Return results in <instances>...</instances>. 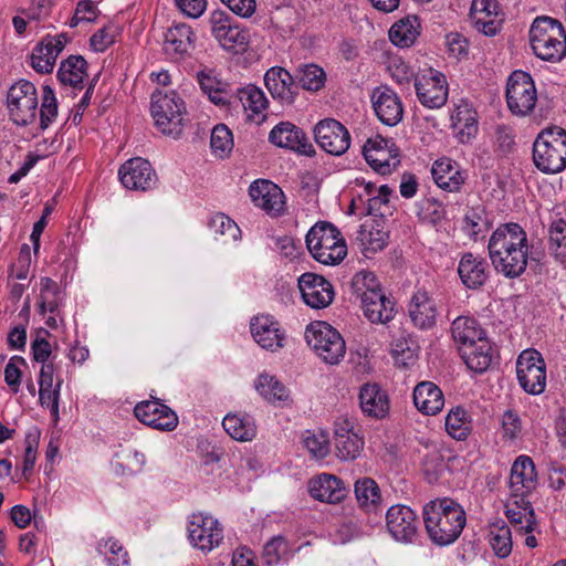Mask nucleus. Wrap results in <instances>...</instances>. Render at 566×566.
I'll list each match as a JSON object with an SVG mask.
<instances>
[{
	"label": "nucleus",
	"instance_id": "1",
	"mask_svg": "<svg viewBox=\"0 0 566 566\" xmlns=\"http://www.w3.org/2000/svg\"><path fill=\"white\" fill-rule=\"evenodd\" d=\"M526 231L516 222L500 224L488 242L489 258L494 270L507 279L520 277L531 255Z\"/></svg>",
	"mask_w": 566,
	"mask_h": 566
},
{
	"label": "nucleus",
	"instance_id": "2",
	"mask_svg": "<svg viewBox=\"0 0 566 566\" xmlns=\"http://www.w3.org/2000/svg\"><path fill=\"white\" fill-rule=\"evenodd\" d=\"M426 532L437 546L453 544L467 524L464 509L451 497L430 501L422 510Z\"/></svg>",
	"mask_w": 566,
	"mask_h": 566
},
{
	"label": "nucleus",
	"instance_id": "3",
	"mask_svg": "<svg viewBox=\"0 0 566 566\" xmlns=\"http://www.w3.org/2000/svg\"><path fill=\"white\" fill-rule=\"evenodd\" d=\"M532 157L534 166L543 174L563 171L566 168V130L558 126L544 128L533 143Z\"/></svg>",
	"mask_w": 566,
	"mask_h": 566
},
{
	"label": "nucleus",
	"instance_id": "4",
	"mask_svg": "<svg viewBox=\"0 0 566 566\" xmlns=\"http://www.w3.org/2000/svg\"><path fill=\"white\" fill-rule=\"evenodd\" d=\"M312 256L325 265H336L347 255V245L339 230L328 222H318L306 234Z\"/></svg>",
	"mask_w": 566,
	"mask_h": 566
},
{
	"label": "nucleus",
	"instance_id": "5",
	"mask_svg": "<svg viewBox=\"0 0 566 566\" xmlns=\"http://www.w3.org/2000/svg\"><path fill=\"white\" fill-rule=\"evenodd\" d=\"M186 105L176 91L156 90L150 98V113L155 126L167 136L177 138L184 128Z\"/></svg>",
	"mask_w": 566,
	"mask_h": 566
},
{
	"label": "nucleus",
	"instance_id": "6",
	"mask_svg": "<svg viewBox=\"0 0 566 566\" xmlns=\"http://www.w3.org/2000/svg\"><path fill=\"white\" fill-rule=\"evenodd\" d=\"M305 339L327 364H338L345 356V340L339 332L326 322L317 321L307 325Z\"/></svg>",
	"mask_w": 566,
	"mask_h": 566
},
{
	"label": "nucleus",
	"instance_id": "7",
	"mask_svg": "<svg viewBox=\"0 0 566 566\" xmlns=\"http://www.w3.org/2000/svg\"><path fill=\"white\" fill-rule=\"evenodd\" d=\"M505 98L513 115H530L537 102V91L531 74L522 70L513 71L506 82Z\"/></svg>",
	"mask_w": 566,
	"mask_h": 566
},
{
	"label": "nucleus",
	"instance_id": "8",
	"mask_svg": "<svg viewBox=\"0 0 566 566\" xmlns=\"http://www.w3.org/2000/svg\"><path fill=\"white\" fill-rule=\"evenodd\" d=\"M38 93L33 83L20 80L7 93L10 119L18 126H28L36 118Z\"/></svg>",
	"mask_w": 566,
	"mask_h": 566
},
{
	"label": "nucleus",
	"instance_id": "9",
	"mask_svg": "<svg viewBox=\"0 0 566 566\" xmlns=\"http://www.w3.org/2000/svg\"><path fill=\"white\" fill-rule=\"evenodd\" d=\"M516 374L521 387L531 395H539L546 387V364L539 352L526 349L516 361Z\"/></svg>",
	"mask_w": 566,
	"mask_h": 566
},
{
	"label": "nucleus",
	"instance_id": "10",
	"mask_svg": "<svg viewBox=\"0 0 566 566\" xmlns=\"http://www.w3.org/2000/svg\"><path fill=\"white\" fill-rule=\"evenodd\" d=\"M415 88L419 102L428 108H440L448 99L446 75L431 67L415 76Z\"/></svg>",
	"mask_w": 566,
	"mask_h": 566
},
{
	"label": "nucleus",
	"instance_id": "11",
	"mask_svg": "<svg viewBox=\"0 0 566 566\" xmlns=\"http://www.w3.org/2000/svg\"><path fill=\"white\" fill-rule=\"evenodd\" d=\"M190 543L202 552H210L223 541V528L211 515L193 513L188 523Z\"/></svg>",
	"mask_w": 566,
	"mask_h": 566
},
{
	"label": "nucleus",
	"instance_id": "12",
	"mask_svg": "<svg viewBox=\"0 0 566 566\" xmlns=\"http://www.w3.org/2000/svg\"><path fill=\"white\" fill-rule=\"evenodd\" d=\"M314 138L316 144L332 156H342L350 146V134L348 129L334 118H325L314 126Z\"/></svg>",
	"mask_w": 566,
	"mask_h": 566
},
{
	"label": "nucleus",
	"instance_id": "13",
	"mask_svg": "<svg viewBox=\"0 0 566 566\" xmlns=\"http://www.w3.org/2000/svg\"><path fill=\"white\" fill-rule=\"evenodd\" d=\"M118 177L122 185L129 190L147 191L157 184V175L151 164L140 157L126 160L118 169Z\"/></svg>",
	"mask_w": 566,
	"mask_h": 566
},
{
	"label": "nucleus",
	"instance_id": "14",
	"mask_svg": "<svg viewBox=\"0 0 566 566\" xmlns=\"http://www.w3.org/2000/svg\"><path fill=\"white\" fill-rule=\"evenodd\" d=\"M297 285L303 301L312 308H325L334 300L332 283L319 274L305 272L298 277Z\"/></svg>",
	"mask_w": 566,
	"mask_h": 566
},
{
	"label": "nucleus",
	"instance_id": "15",
	"mask_svg": "<svg viewBox=\"0 0 566 566\" xmlns=\"http://www.w3.org/2000/svg\"><path fill=\"white\" fill-rule=\"evenodd\" d=\"M269 142L276 147L290 149L301 155H315V149L305 132L291 122H280L275 125L269 134Z\"/></svg>",
	"mask_w": 566,
	"mask_h": 566
},
{
	"label": "nucleus",
	"instance_id": "16",
	"mask_svg": "<svg viewBox=\"0 0 566 566\" xmlns=\"http://www.w3.org/2000/svg\"><path fill=\"white\" fill-rule=\"evenodd\" d=\"M386 526L396 541L411 543L417 536L419 521L409 506L397 504L387 510Z\"/></svg>",
	"mask_w": 566,
	"mask_h": 566
},
{
	"label": "nucleus",
	"instance_id": "17",
	"mask_svg": "<svg viewBox=\"0 0 566 566\" xmlns=\"http://www.w3.org/2000/svg\"><path fill=\"white\" fill-rule=\"evenodd\" d=\"M135 417L143 423L158 430L171 431L178 426L175 411L159 399L138 402L134 408Z\"/></svg>",
	"mask_w": 566,
	"mask_h": 566
},
{
	"label": "nucleus",
	"instance_id": "18",
	"mask_svg": "<svg viewBox=\"0 0 566 566\" xmlns=\"http://www.w3.org/2000/svg\"><path fill=\"white\" fill-rule=\"evenodd\" d=\"M388 220L382 213L366 220L359 227L356 234V242L366 256H368V253H377L384 250L388 244Z\"/></svg>",
	"mask_w": 566,
	"mask_h": 566
},
{
	"label": "nucleus",
	"instance_id": "19",
	"mask_svg": "<svg viewBox=\"0 0 566 566\" xmlns=\"http://www.w3.org/2000/svg\"><path fill=\"white\" fill-rule=\"evenodd\" d=\"M264 84L274 99L282 105H292L298 95V84L289 71L281 66L269 69L264 75Z\"/></svg>",
	"mask_w": 566,
	"mask_h": 566
},
{
	"label": "nucleus",
	"instance_id": "20",
	"mask_svg": "<svg viewBox=\"0 0 566 566\" xmlns=\"http://www.w3.org/2000/svg\"><path fill=\"white\" fill-rule=\"evenodd\" d=\"M371 102L375 113L382 124L395 126L402 119V103L390 87H376L371 94Z\"/></svg>",
	"mask_w": 566,
	"mask_h": 566
},
{
	"label": "nucleus",
	"instance_id": "21",
	"mask_svg": "<svg viewBox=\"0 0 566 566\" xmlns=\"http://www.w3.org/2000/svg\"><path fill=\"white\" fill-rule=\"evenodd\" d=\"M67 40L69 38H43L39 41L30 55L31 67L39 74L52 73Z\"/></svg>",
	"mask_w": 566,
	"mask_h": 566
},
{
	"label": "nucleus",
	"instance_id": "22",
	"mask_svg": "<svg viewBox=\"0 0 566 566\" xmlns=\"http://www.w3.org/2000/svg\"><path fill=\"white\" fill-rule=\"evenodd\" d=\"M249 195L254 205L270 214L279 216L284 210V193L282 189L265 179L253 181Z\"/></svg>",
	"mask_w": 566,
	"mask_h": 566
},
{
	"label": "nucleus",
	"instance_id": "23",
	"mask_svg": "<svg viewBox=\"0 0 566 566\" xmlns=\"http://www.w3.org/2000/svg\"><path fill=\"white\" fill-rule=\"evenodd\" d=\"M458 274L467 289L479 290L489 279V264L483 256L465 252L459 261Z\"/></svg>",
	"mask_w": 566,
	"mask_h": 566
},
{
	"label": "nucleus",
	"instance_id": "24",
	"mask_svg": "<svg viewBox=\"0 0 566 566\" xmlns=\"http://www.w3.org/2000/svg\"><path fill=\"white\" fill-rule=\"evenodd\" d=\"M537 484V473L533 460L527 455H520L511 468V495L531 494Z\"/></svg>",
	"mask_w": 566,
	"mask_h": 566
},
{
	"label": "nucleus",
	"instance_id": "25",
	"mask_svg": "<svg viewBox=\"0 0 566 566\" xmlns=\"http://www.w3.org/2000/svg\"><path fill=\"white\" fill-rule=\"evenodd\" d=\"M251 334L254 340L263 348L276 350L283 347L284 334L279 322L270 316H258L251 321Z\"/></svg>",
	"mask_w": 566,
	"mask_h": 566
},
{
	"label": "nucleus",
	"instance_id": "26",
	"mask_svg": "<svg viewBox=\"0 0 566 566\" xmlns=\"http://www.w3.org/2000/svg\"><path fill=\"white\" fill-rule=\"evenodd\" d=\"M459 352L467 367L476 374L486 371L494 357L486 335L469 345L460 346Z\"/></svg>",
	"mask_w": 566,
	"mask_h": 566
},
{
	"label": "nucleus",
	"instance_id": "27",
	"mask_svg": "<svg viewBox=\"0 0 566 566\" xmlns=\"http://www.w3.org/2000/svg\"><path fill=\"white\" fill-rule=\"evenodd\" d=\"M359 405L366 416L375 419L386 417L389 411L388 395L376 382H367L360 387Z\"/></svg>",
	"mask_w": 566,
	"mask_h": 566
},
{
	"label": "nucleus",
	"instance_id": "28",
	"mask_svg": "<svg viewBox=\"0 0 566 566\" xmlns=\"http://www.w3.org/2000/svg\"><path fill=\"white\" fill-rule=\"evenodd\" d=\"M409 316L412 324L419 329H430L436 325V303L426 291L419 290L412 295Z\"/></svg>",
	"mask_w": 566,
	"mask_h": 566
},
{
	"label": "nucleus",
	"instance_id": "29",
	"mask_svg": "<svg viewBox=\"0 0 566 566\" xmlns=\"http://www.w3.org/2000/svg\"><path fill=\"white\" fill-rule=\"evenodd\" d=\"M361 303L365 317L373 324H386L395 316V301L387 296L381 289L376 293H371Z\"/></svg>",
	"mask_w": 566,
	"mask_h": 566
},
{
	"label": "nucleus",
	"instance_id": "30",
	"mask_svg": "<svg viewBox=\"0 0 566 566\" xmlns=\"http://www.w3.org/2000/svg\"><path fill=\"white\" fill-rule=\"evenodd\" d=\"M310 494L321 502L335 504L346 496V489L337 476L322 474L310 481Z\"/></svg>",
	"mask_w": 566,
	"mask_h": 566
},
{
	"label": "nucleus",
	"instance_id": "31",
	"mask_svg": "<svg viewBox=\"0 0 566 566\" xmlns=\"http://www.w3.org/2000/svg\"><path fill=\"white\" fill-rule=\"evenodd\" d=\"M413 403L424 415H436L444 406L442 390L431 381H422L413 389Z\"/></svg>",
	"mask_w": 566,
	"mask_h": 566
},
{
	"label": "nucleus",
	"instance_id": "32",
	"mask_svg": "<svg viewBox=\"0 0 566 566\" xmlns=\"http://www.w3.org/2000/svg\"><path fill=\"white\" fill-rule=\"evenodd\" d=\"M451 122L461 143L469 142L478 133L476 112L465 102L455 106Z\"/></svg>",
	"mask_w": 566,
	"mask_h": 566
},
{
	"label": "nucleus",
	"instance_id": "33",
	"mask_svg": "<svg viewBox=\"0 0 566 566\" xmlns=\"http://www.w3.org/2000/svg\"><path fill=\"white\" fill-rule=\"evenodd\" d=\"M238 97L250 120L260 124L265 119L263 112L268 107V99L259 87L249 85L240 88L238 90Z\"/></svg>",
	"mask_w": 566,
	"mask_h": 566
},
{
	"label": "nucleus",
	"instance_id": "34",
	"mask_svg": "<svg viewBox=\"0 0 566 566\" xmlns=\"http://www.w3.org/2000/svg\"><path fill=\"white\" fill-rule=\"evenodd\" d=\"M371 143H365L363 155L368 165L380 175H389L399 164V148L370 150Z\"/></svg>",
	"mask_w": 566,
	"mask_h": 566
},
{
	"label": "nucleus",
	"instance_id": "35",
	"mask_svg": "<svg viewBox=\"0 0 566 566\" xmlns=\"http://www.w3.org/2000/svg\"><path fill=\"white\" fill-rule=\"evenodd\" d=\"M431 174L437 186L450 192L458 191L464 182L461 171L450 159L437 160L432 166Z\"/></svg>",
	"mask_w": 566,
	"mask_h": 566
},
{
	"label": "nucleus",
	"instance_id": "36",
	"mask_svg": "<svg viewBox=\"0 0 566 566\" xmlns=\"http://www.w3.org/2000/svg\"><path fill=\"white\" fill-rule=\"evenodd\" d=\"M87 76V62L81 55H70L62 61L57 71V78L64 85L82 88L83 80Z\"/></svg>",
	"mask_w": 566,
	"mask_h": 566
},
{
	"label": "nucleus",
	"instance_id": "37",
	"mask_svg": "<svg viewBox=\"0 0 566 566\" xmlns=\"http://www.w3.org/2000/svg\"><path fill=\"white\" fill-rule=\"evenodd\" d=\"M222 427L237 441H251L256 434L254 419L247 413H228L223 418Z\"/></svg>",
	"mask_w": 566,
	"mask_h": 566
},
{
	"label": "nucleus",
	"instance_id": "38",
	"mask_svg": "<svg viewBox=\"0 0 566 566\" xmlns=\"http://www.w3.org/2000/svg\"><path fill=\"white\" fill-rule=\"evenodd\" d=\"M497 2L495 0H473L471 4V15L475 20L478 29L484 35H494L500 31L499 24L491 15L496 14Z\"/></svg>",
	"mask_w": 566,
	"mask_h": 566
},
{
	"label": "nucleus",
	"instance_id": "39",
	"mask_svg": "<svg viewBox=\"0 0 566 566\" xmlns=\"http://www.w3.org/2000/svg\"><path fill=\"white\" fill-rule=\"evenodd\" d=\"M451 334L460 346L469 345L486 335L480 323L471 316H459L451 325Z\"/></svg>",
	"mask_w": 566,
	"mask_h": 566
},
{
	"label": "nucleus",
	"instance_id": "40",
	"mask_svg": "<svg viewBox=\"0 0 566 566\" xmlns=\"http://www.w3.org/2000/svg\"><path fill=\"white\" fill-rule=\"evenodd\" d=\"M534 54L543 61L558 62L566 55V38H530Z\"/></svg>",
	"mask_w": 566,
	"mask_h": 566
},
{
	"label": "nucleus",
	"instance_id": "41",
	"mask_svg": "<svg viewBox=\"0 0 566 566\" xmlns=\"http://www.w3.org/2000/svg\"><path fill=\"white\" fill-rule=\"evenodd\" d=\"M259 394L269 402H292L289 389L274 376L261 374L255 384Z\"/></svg>",
	"mask_w": 566,
	"mask_h": 566
},
{
	"label": "nucleus",
	"instance_id": "42",
	"mask_svg": "<svg viewBox=\"0 0 566 566\" xmlns=\"http://www.w3.org/2000/svg\"><path fill=\"white\" fill-rule=\"evenodd\" d=\"M355 495L358 504L366 511H377L381 503V492L371 478H361L355 482Z\"/></svg>",
	"mask_w": 566,
	"mask_h": 566
},
{
	"label": "nucleus",
	"instance_id": "43",
	"mask_svg": "<svg viewBox=\"0 0 566 566\" xmlns=\"http://www.w3.org/2000/svg\"><path fill=\"white\" fill-rule=\"evenodd\" d=\"M489 543L499 558L507 557L512 552L511 528L502 520L491 524Z\"/></svg>",
	"mask_w": 566,
	"mask_h": 566
},
{
	"label": "nucleus",
	"instance_id": "44",
	"mask_svg": "<svg viewBox=\"0 0 566 566\" xmlns=\"http://www.w3.org/2000/svg\"><path fill=\"white\" fill-rule=\"evenodd\" d=\"M296 83L298 88L317 92L324 87L326 82L325 71L316 64H306L297 70Z\"/></svg>",
	"mask_w": 566,
	"mask_h": 566
},
{
	"label": "nucleus",
	"instance_id": "45",
	"mask_svg": "<svg viewBox=\"0 0 566 566\" xmlns=\"http://www.w3.org/2000/svg\"><path fill=\"white\" fill-rule=\"evenodd\" d=\"M208 227L214 239L221 238L224 241H235L241 235L238 224L224 213H217L208 221Z\"/></svg>",
	"mask_w": 566,
	"mask_h": 566
},
{
	"label": "nucleus",
	"instance_id": "46",
	"mask_svg": "<svg viewBox=\"0 0 566 566\" xmlns=\"http://www.w3.org/2000/svg\"><path fill=\"white\" fill-rule=\"evenodd\" d=\"M548 249L555 259L566 265V221H554L548 230Z\"/></svg>",
	"mask_w": 566,
	"mask_h": 566
},
{
	"label": "nucleus",
	"instance_id": "47",
	"mask_svg": "<svg viewBox=\"0 0 566 566\" xmlns=\"http://www.w3.org/2000/svg\"><path fill=\"white\" fill-rule=\"evenodd\" d=\"M381 290V285L377 280V276L369 271L357 272L350 281V292L357 298L363 302L366 297H369L371 293H376Z\"/></svg>",
	"mask_w": 566,
	"mask_h": 566
},
{
	"label": "nucleus",
	"instance_id": "48",
	"mask_svg": "<svg viewBox=\"0 0 566 566\" xmlns=\"http://www.w3.org/2000/svg\"><path fill=\"white\" fill-rule=\"evenodd\" d=\"M446 430L455 440H465L471 432L468 412L461 407L451 410L446 418Z\"/></svg>",
	"mask_w": 566,
	"mask_h": 566
},
{
	"label": "nucleus",
	"instance_id": "49",
	"mask_svg": "<svg viewBox=\"0 0 566 566\" xmlns=\"http://www.w3.org/2000/svg\"><path fill=\"white\" fill-rule=\"evenodd\" d=\"M422 32H439L434 24L422 23L417 15H407L396 23L388 31V35H420Z\"/></svg>",
	"mask_w": 566,
	"mask_h": 566
},
{
	"label": "nucleus",
	"instance_id": "50",
	"mask_svg": "<svg viewBox=\"0 0 566 566\" xmlns=\"http://www.w3.org/2000/svg\"><path fill=\"white\" fill-rule=\"evenodd\" d=\"M364 442L355 432L338 433L335 438L336 455L342 460L356 459L363 449Z\"/></svg>",
	"mask_w": 566,
	"mask_h": 566
},
{
	"label": "nucleus",
	"instance_id": "51",
	"mask_svg": "<svg viewBox=\"0 0 566 566\" xmlns=\"http://www.w3.org/2000/svg\"><path fill=\"white\" fill-rule=\"evenodd\" d=\"M290 553L286 538L282 535L273 536L263 546L262 559L266 566H277Z\"/></svg>",
	"mask_w": 566,
	"mask_h": 566
},
{
	"label": "nucleus",
	"instance_id": "52",
	"mask_svg": "<svg viewBox=\"0 0 566 566\" xmlns=\"http://www.w3.org/2000/svg\"><path fill=\"white\" fill-rule=\"evenodd\" d=\"M210 146L212 153L220 157H227L233 148L231 130L223 124H218L211 132Z\"/></svg>",
	"mask_w": 566,
	"mask_h": 566
},
{
	"label": "nucleus",
	"instance_id": "53",
	"mask_svg": "<svg viewBox=\"0 0 566 566\" xmlns=\"http://www.w3.org/2000/svg\"><path fill=\"white\" fill-rule=\"evenodd\" d=\"M97 551L99 554L106 556V560L109 566H127L128 565V553L125 551L118 541L109 538L108 541H99L97 544Z\"/></svg>",
	"mask_w": 566,
	"mask_h": 566
},
{
	"label": "nucleus",
	"instance_id": "54",
	"mask_svg": "<svg viewBox=\"0 0 566 566\" xmlns=\"http://www.w3.org/2000/svg\"><path fill=\"white\" fill-rule=\"evenodd\" d=\"M57 115V102L54 91L49 86H43L42 104L40 107V128L46 129Z\"/></svg>",
	"mask_w": 566,
	"mask_h": 566
},
{
	"label": "nucleus",
	"instance_id": "55",
	"mask_svg": "<svg viewBox=\"0 0 566 566\" xmlns=\"http://www.w3.org/2000/svg\"><path fill=\"white\" fill-rule=\"evenodd\" d=\"M565 35L563 24L557 20L548 15L537 17L531 28L530 35Z\"/></svg>",
	"mask_w": 566,
	"mask_h": 566
},
{
	"label": "nucleus",
	"instance_id": "56",
	"mask_svg": "<svg viewBox=\"0 0 566 566\" xmlns=\"http://www.w3.org/2000/svg\"><path fill=\"white\" fill-rule=\"evenodd\" d=\"M62 380L59 379L55 387L39 388V401L42 407L50 408L53 421H59V400Z\"/></svg>",
	"mask_w": 566,
	"mask_h": 566
},
{
	"label": "nucleus",
	"instance_id": "57",
	"mask_svg": "<svg viewBox=\"0 0 566 566\" xmlns=\"http://www.w3.org/2000/svg\"><path fill=\"white\" fill-rule=\"evenodd\" d=\"M191 48H193L192 38H165L163 42V51L171 60L184 59Z\"/></svg>",
	"mask_w": 566,
	"mask_h": 566
},
{
	"label": "nucleus",
	"instance_id": "58",
	"mask_svg": "<svg viewBox=\"0 0 566 566\" xmlns=\"http://www.w3.org/2000/svg\"><path fill=\"white\" fill-rule=\"evenodd\" d=\"M387 70L391 77L400 85L409 84L417 75L405 61L397 56L389 57Z\"/></svg>",
	"mask_w": 566,
	"mask_h": 566
},
{
	"label": "nucleus",
	"instance_id": "59",
	"mask_svg": "<svg viewBox=\"0 0 566 566\" xmlns=\"http://www.w3.org/2000/svg\"><path fill=\"white\" fill-rule=\"evenodd\" d=\"M50 333L46 329H40L36 337L31 343L32 358L36 363L49 364V358L52 354V346L45 338Z\"/></svg>",
	"mask_w": 566,
	"mask_h": 566
},
{
	"label": "nucleus",
	"instance_id": "60",
	"mask_svg": "<svg viewBox=\"0 0 566 566\" xmlns=\"http://www.w3.org/2000/svg\"><path fill=\"white\" fill-rule=\"evenodd\" d=\"M97 18L96 8L90 0H82L77 3L75 13L70 21V27L74 28L78 24H88Z\"/></svg>",
	"mask_w": 566,
	"mask_h": 566
},
{
	"label": "nucleus",
	"instance_id": "61",
	"mask_svg": "<svg viewBox=\"0 0 566 566\" xmlns=\"http://www.w3.org/2000/svg\"><path fill=\"white\" fill-rule=\"evenodd\" d=\"M211 30L214 33L223 32L226 35L238 29L237 21L227 12L217 10L210 17Z\"/></svg>",
	"mask_w": 566,
	"mask_h": 566
},
{
	"label": "nucleus",
	"instance_id": "62",
	"mask_svg": "<svg viewBox=\"0 0 566 566\" xmlns=\"http://www.w3.org/2000/svg\"><path fill=\"white\" fill-rule=\"evenodd\" d=\"M39 444V433L31 434L28 433L25 437V451L23 457V468L22 474L28 476L33 471L35 459H36V449Z\"/></svg>",
	"mask_w": 566,
	"mask_h": 566
},
{
	"label": "nucleus",
	"instance_id": "63",
	"mask_svg": "<svg viewBox=\"0 0 566 566\" xmlns=\"http://www.w3.org/2000/svg\"><path fill=\"white\" fill-rule=\"evenodd\" d=\"M503 438L509 440L516 439L522 431V422L516 412L506 410L502 417Z\"/></svg>",
	"mask_w": 566,
	"mask_h": 566
},
{
	"label": "nucleus",
	"instance_id": "64",
	"mask_svg": "<svg viewBox=\"0 0 566 566\" xmlns=\"http://www.w3.org/2000/svg\"><path fill=\"white\" fill-rule=\"evenodd\" d=\"M528 495L530 494L511 495L512 500L507 503L513 504L514 507L524 510L526 513H528L525 526H521V530H524V533L526 534L531 533L534 530V525L536 524L532 503L527 500Z\"/></svg>",
	"mask_w": 566,
	"mask_h": 566
}]
</instances>
